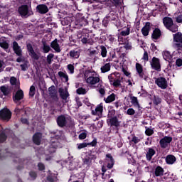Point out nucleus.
<instances>
[{"label": "nucleus", "mask_w": 182, "mask_h": 182, "mask_svg": "<svg viewBox=\"0 0 182 182\" xmlns=\"http://www.w3.org/2000/svg\"><path fill=\"white\" fill-rule=\"evenodd\" d=\"M58 141H52V144L45 151L46 156H48L46 158V160H52V157H53V154L56 153V149H58Z\"/></svg>", "instance_id": "20e7f679"}, {"label": "nucleus", "mask_w": 182, "mask_h": 182, "mask_svg": "<svg viewBox=\"0 0 182 182\" xmlns=\"http://www.w3.org/2000/svg\"><path fill=\"white\" fill-rule=\"evenodd\" d=\"M16 82H17V80H16V77H11L10 78V83L12 86H15V85H16Z\"/></svg>", "instance_id": "680f3d73"}, {"label": "nucleus", "mask_w": 182, "mask_h": 182, "mask_svg": "<svg viewBox=\"0 0 182 182\" xmlns=\"http://www.w3.org/2000/svg\"><path fill=\"white\" fill-rule=\"evenodd\" d=\"M13 50L16 56H18L16 58V62L18 63L25 62L23 64L20 65V67L21 68V70H23V72H26V70L28 69V61H25V57H23L22 55V48H21V46H19V44H18V42L16 41L13 42Z\"/></svg>", "instance_id": "f257e3e1"}, {"label": "nucleus", "mask_w": 182, "mask_h": 182, "mask_svg": "<svg viewBox=\"0 0 182 182\" xmlns=\"http://www.w3.org/2000/svg\"><path fill=\"white\" fill-rule=\"evenodd\" d=\"M12 118V112L8 108H3L0 110V120L9 122Z\"/></svg>", "instance_id": "423d86ee"}, {"label": "nucleus", "mask_w": 182, "mask_h": 182, "mask_svg": "<svg viewBox=\"0 0 182 182\" xmlns=\"http://www.w3.org/2000/svg\"><path fill=\"white\" fill-rule=\"evenodd\" d=\"M42 133L41 132H36L33 136V142L34 144H36V146H40L41 142L42 141Z\"/></svg>", "instance_id": "5701e85b"}, {"label": "nucleus", "mask_w": 182, "mask_h": 182, "mask_svg": "<svg viewBox=\"0 0 182 182\" xmlns=\"http://www.w3.org/2000/svg\"><path fill=\"white\" fill-rule=\"evenodd\" d=\"M70 56L73 59H79L80 56V50H72L70 51Z\"/></svg>", "instance_id": "a878e982"}, {"label": "nucleus", "mask_w": 182, "mask_h": 182, "mask_svg": "<svg viewBox=\"0 0 182 182\" xmlns=\"http://www.w3.org/2000/svg\"><path fill=\"white\" fill-rule=\"evenodd\" d=\"M99 113H103V106L102 105H98L96 108L95 110L92 111V114L93 116H97Z\"/></svg>", "instance_id": "473e14b6"}, {"label": "nucleus", "mask_w": 182, "mask_h": 182, "mask_svg": "<svg viewBox=\"0 0 182 182\" xmlns=\"http://www.w3.org/2000/svg\"><path fill=\"white\" fill-rule=\"evenodd\" d=\"M165 160H176V156H174V155H167Z\"/></svg>", "instance_id": "338daca9"}, {"label": "nucleus", "mask_w": 182, "mask_h": 182, "mask_svg": "<svg viewBox=\"0 0 182 182\" xmlns=\"http://www.w3.org/2000/svg\"><path fill=\"white\" fill-rule=\"evenodd\" d=\"M58 178L53 173H50V175L47 177L46 182H57Z\"/></svg>", "instance_id": "e433bc0d"}, {"label": "nucleus", "mask_w": 182, "mask_h": 182, "mask_svg": "<svg viewBox=\"0 0 182 182\" xmlns=\"http://www.w3.org/2000/svg\"><path fill=\"white\" fill-rule=\"evenodd\" d=\"M136 113V111L133 108H129L127 111V114H129V116H133Z\"/></svg>", "instance_id": "13d9d810"}, {"label": "nucleus", "mask_w": 182, "mask_h": 182, "mask_svg": "<svg viewBox=\"0 0 182 182\" xmlns=\"http://www.w3.org/2000/svg\"><path fill=\"white\" fill-rule=\"evenodd\" d=\"M8 157L14 158L15 157V154L11 151L8 148L6 149H0V159H8Z\"/></svg>", "instance_id": "f8f14e48"}, {"label": "nucleus", "mask_w": 182, "mask_h": 182, "mask_svg": "<svg viewBox=\"0 0 182 182\" xmlns=\"http://www.w3.org/2000/svg\"><path fill=\"white\" fill-rule=\"evenodd\" d=\"M115 100H116V95L114 93H112L106 98L105 102L112 103V102H114Z\"/></svg>", "instance_id": "c9c22d12"}, {"label": "nucleus", "mask_w": 182, "mask_h": 182, "mask_svg": "<svg viewBox=\"0 0 182 182\" xmlns=\"http://www.w3.org/2000/svg\"><path fill=\"white\" fill-rule=\"evenodd\" d=\"M131 141L134 143V144H137V143H140V139L136 136H134Z\"/></svg>", "instance_id": "4d7b16f0"}, {"label": "nucleus", "mask_w": 182, "mask_h": 182, "mask_svg": "<svg viewBox=\"0 0 182 182\" xmlns=\"http://www.w3.org/2000/svg\"><path fill=\"white\" fill-rule=\"evenodd\" d=\"M176 66H178V68H181V66H182V59L178 58L176 60Z\"/></svg>", "instance_id": "69168bd1"}, {"label": "nucleus", "mask_w": 182, "mask_h": 182, "mask_svg": "<svg viewBox=\"0 0 182 182\" xmlns=\"http://www.w3.org/2000/svg\"><path fill=\"white\" fill-rule=\"evenodd\" d=\"M173 141V137L165 136L160 141L159 144L161 149H167L168 144Z\"/></svg>", "instance_id": "9d476101"}, {"label": "nucleus", "mask_w": 182, "mask_h": 182, "mask_svg": "<svg viewBox=\"0 0 182 182\" xmlns=\"http://www.w3.org/2000/svg\"><path fill=\"white\" fill-rule=\"evenodd\" d=\"M111 68H112V65H110V63H106L105 65L101 67L102 73H106L110 71Z\"/></svg>", "instance_id": "72a5a7b5"}, {"label": "nucleus", "mask_w": 182, "mask_h": 182, "mask_svg": "<svg viewBox=\"0 0 182 182\" xmlns=\"http://www.w3.org/2000/svg\"><path fill=\"white\" fill-rule=\"evenodd\" d=\"M0 47L6 50L9 48V44L6 41H3L0 43Z\"/></svg>", "instance_id": "de8ad7c7"}, {"label": "nucleus", "mask_w": 182, "mask_h": 182, "mask_svg": "<svg viewBox=\"0 0 182 182\" xmlns=\"http://www.w3.org/2000/svg\"><path fill=\"white\" fill-rule=\"evenodd\" d=\"M150 31H151V23L146 22L145 25L141 28V33L143 36H149V33H150Z\"/></svg>", "instance_id": "f3484780"}, {"label": "nucleus", "mask_w": 182, "mask_h": 182, "mask_svg": "<svg viewBox=\"0 0 182 182\" xmlns=\"http://www.w3.org/2000/svg\"><path fill=\"white\" fill-rule=\"evenodd\" d=\"M108 79L109 80V83L110 85L112 84V82L117 79V77H116V75L114 74H110L109 75H108Z\"/></svg>", "instance_id": "09e8293b"}, {"label": "nucleus", "mask_w": 182, "mask_h": 182, "mask_svg": "<svg viewBox=\"0 0 182 182\" xmlns=\"http://www.w3.org/2000/svg\"><path fill=\"white\" fill-rule=\"evenodd\" d=\"M35 92H36V88L35 87V85H31L30 87L29 96L31 97H33V96H35Z\"/></svg>", "instance_id": "37998d69"}, {"label": "nucleus", "mask_w": 182, "mask_h": 182, "mask_svg": "<svg viewBox=\"0 0 182 182\" xmlns=\"http://www.w3.org/2000/svg\"><path fill=\"white\" fill-rule=\"evenodd\" d=\"M154 154H156V151L153 148H149L146 155L147 160H151Z\"/></svg>", "instance_id": "c756f323"}, {"label": "nucleus", "mask_w": 182, "mask_h": 182, "mask_svg": "<svg viewBox=\"0 0 182 182\" xmlns=\"http://www.w3.org/2000/svg\"><path fill=\"white\" fill-rule=\"evenodd\" d=\"M107 123L110 126V127H114L117 129L120 127V122H119V119L117 116H114L112 118H108L107 119Z\"/></svg>", "instance_id": "ddd939ff"}, {"label": "nucleus", "mask_w": 182, "mask_h": 182, "mask_svg": "<svg viewBox=\"0 0 182 182\" xmlns=\"http://www.w3.org/2000/svg\"><path fill=\"white\" fill-rule=\"evenodd\" d=\"M81 42L84 45H86L87 43L90 45V38H89V33H85V35L82 34Z\"/></svg>", "instance_id": "bb28decb"}, {"label": "nucleus", "mask_w": 182, "mask_h": 182, "mask_svg": "<svg viewBox=\"0 0 182 182\" xmlns=\"http://www.w3.org/2000/svg\"><path fill=\"white\" fill-rule=\"evenodd\" d=\"M107 19H108L109 22H112V21H116V16L114 15V14L110 12L107 16Z\"/></svg>", "instance_id": "c03bdc74"}, {"label": "nucleus", "mask_w": 182, "mask_h": 182, "mask_svg": "<svg viewBox=\"0 0 182 182\" xmlns=\"http://www.w3.org/2000/svg\"><path fill=\"white\" fill-rule=\"evenodd\" d=\"M154 177H163L164 176V169L161 166H156L153 171Z\"/></svg>", "instance_id": "aec40b11"}, {"label": "nucleus", "mask_w": 182, "mask_h": 182, "mask_svg": "<svg viewBox=\"0 0 182 182\" xmlns=\"http://www.w3.org/2000/svg\"><path fill=\"white\" fill-rule=\"evenodd\" d=\"M76 92L77 95H86V93H87L86 89L83 87H79L78 89H77Z\"/></svg>", "instance_id": "49530a36"}, {"label": "nucleus", "mask_w": 182, "mask_h": 182, "mask_svg": "<svg viewBox=\"0 0 182 182\" xmlns=\"http://www.w3.org/2000/svg\"><path fill=\"white\" fill-rule=\"evenodd\" d=\"M87 146H88V144L86 142L77 144V149H78V150H81V149H85V147H86Z\"/></svg>", "instance_id": "5fc2aeb1"}, {"label": "nucleus", "mask_w": 182, "mask_h": 182, "mask_svg": "<svg viewBox=\"0 0 182 182\" xmlns=\"http://www.w3.org/2000/svg\"><path fill=\"white\" fill-rule=\"evenodd\" d=\"M149 92H147V91L144 90H141V92L140 94V96H141L142 97H147V96H149Z\"/></svg>", "instance_id": "e2e57ef3"}, {"label": "nucleus", "mask_w": 182, "mask_h": 182, "mask_svg": "<svg viewBox=\"0 0 182 182\" xmlns=\"http://www.w3.org/2000/svg\"><path fill=\"white\" fill-rule=\"evenodd\" d=\"M67 68H68V70H70V73L71 74L75 73V66L73 65L69 64V65H68Z\"/></svg>", "instance_id": "6e6d98bb"}, {"label": "nucleus", "mask_w": 182, "mask_h": 182, "mask_svg": "<svg viewBox=\"0 0 182 182\" xmlns=\"http://www.w3.org/2000/svg\"><path fill=\"white\" fill-rule=\"evenodd\" d=\"M50 48H52V49L55 50L57 53H60L61 52L60 46H59L57 38H55L50 43Z\"/></svg>", "instance_id": "b1692460"}, {"label": "nucleus", "mask_w": 182, "mask_h": 182, "mask_svg": "<svg viewBox=\"0 0 182 182\" xmlns=\"http://www.w3.org/2000/svg\"><path fill=\"white\" fill-rule=\"evenodd\" d=\"M153 103L156 106H159V105H160V103H161V98H160L159 96L154 95Z\"/></svg>", "instance_id": "ea45409f"}, {"label": "nucleus", "mask_w": 182, "mask_h": 182, "mask_svg": "<svg viewBox=\"0 0 182 182\" xmlns=\"http://www.w3.org/2000/svg\"><path fill=\"white\" fill-rule=\"evenodd\" d=\"M163 23L166 29L170 31V32H173V33L178 32V26L176 23H174L173 18L171 17H164L163 18Z\"/></svg>", "instance_id": "f03ea898"}, {"label": "nucleus", "mask_w": 182, "mask_h": 182, "mask_svg": "<svg viewBox=\"0 0 182 182\" xmlns=\"http://www.w3.org/2000/svg\"><path fill=\"white\" fill-rule=\"evenodd\" d=\"M18 11L21 16H24L26 18L31 16V15H33L32 11H29V6H28L26 4H23L19 6Z\"/></svg>", "instance_id": "0eeeda50"}, {"label": "nucleus", "mask_w": 182, "mask_h": 182, "mask_svg": "<svg viewBox=\"0 0 182 182\" xmlns=\"http://www.w3.org/2000/svg\"><path fill=\"white\" fill-rule=\"evenodd\" d=\"M56 122L58 127H66L68 125V119H66V116L63 114L58 116L56 119Z\"/></svg>", "instance_id": "9b49d317"}, {"label": "nucleus", "mask_w": 182, "mask_h": 182, "mask_svg": "<svg viewBox=\"0 0 182 182\" xmlns=\"http://www.w3.org/2000/svg\"><path fill=\"white\" fill-rule=\"evenodd\" d=\"M65 14H66L65 11H59L58 18H59V19H62L60 20V22L63 26H66L68 25L70 26V25H72V23L73 22V17H70V16L65 17Z\"/></svg>", "instance_id": "39448f33"}, {"label": "nucleus", "mask_w": 182, "mask_h": 182, "mask_svg": "<svg viewBox=\"0 0 182 182\" xmlns=\"http://www.w3.org/2000/svg\"><path fill=\"white\" fill-rule=\"evenodd\" d=\"M145 134L146 136H153L154 134V130L146 127Z\"/></svg>", "instance_id": "a18cd8bd"}, {"label": "nucleus", "mask_w": 182, "mask_h": 182, "mask_svg": "<svg viewBox=\"0 0 182 182\" xmlns=\"http://www.w3.org/2000/svg\"><path fill=\"white\" fill-rule=\"evenodd\" d=\"M176 22L178 23H182V14H180L176 17Z\"/></svg>", "instance_id": "774afa93"}, {"label": "nucleus", "mask_w": 182, "mask_h": 182, "mask_svg": "<svg viewBox=\"0 0 182 182\" xmlns=\"http://www.w3.org/2000/svg\"><path fill=\"white\" fill-rule=\"evenodd\" d=\"M55 55L53 53H50L47 55V63L48 65H50L52 63V59H53Z\"/></svg>", "instance_id": "864d4df0"}, {"label": "nucleus", "mask_w": 182, "mask_h": 182, "mask_svg": "<svg viewBox=\"0 0 182 182\" xmlns=\"http://www.w3.org/2000/svg\"><path fill=\"white\" fill-rule=\"evenodd\" d=\"M136 70L137 73H139L140 72H143V65L141 64L136 63Z\"/></svg>", "instance_id": "8fccbe9b"}, {"label": "nucleus", "mask_w": 182, "mask_h": 182, "mask_svg": "<svg viewBox=\"0 0 182 182\" xmlns=\"http://www.w3.org/2000/svg\"><path fill=\"white\" fill-rule=\"evenodd\" d=\"M85 78L89 85H96L100 82V78L96 76L95 72L87 71L85 73Z\"/></svg>", "instance_id": "7ed1b4c3"}, {"label": "nucleus", "mask_w": 182, "mask_h": 182, "mask_svg": "<svg viewBox=\"0 0 182 182\" xmlns=\"http://www.w3.org/2000/svg\"><path fill=\"white\" fill-rule=\"evenodd\" d=\"M173 36L174 42L182 43V33L181 32H178L176 34H173Z\"/></svg>", "instance_id": "c85d7f7f"}, {"label": "nucleus", "mask_w": 182, "mask_h": 182, "mask_svg": "<svg viewBox=\"0 0 182 182\" xmlns=\"http://www.w3.org/2000/svg\"><path fill=\"white\" fill-rule=\"evenodd\" d=\"M58 76L65 80V82H69V76L62 71L58 72Z\"/></svg>", "instance_id": "79ce46f5"}, {"label": "nucleus", "mask_w": 182, "mask_h": 182, "mask_svg": "<svg viewBox=\"0 0 182 182\" xmlns=\"http://www.w3.org/2000/svg\"><path fill=\"white\" fill-rule=\"evenodd\" d=\"M129 35H130V26L127 25V29L121 31L120 33L117 34L116 36L118 38V41H122V39H123L122 36H129Z\"/></svg>", "instance_id": "4be33fe9"}, {"label": "nucleus", "mask_w": 182, "mask_h": 182, "mask_svg": "<svg viewBox=\"0 0 182 182\" xmlns=\"http://www.w3.org/2000/svg\"><path fill=\"white\" fill-rule=\"evenodd\" d=\"M87 136V134H86V132H82L81 134H80L78 138L80 139V140H85Z\"/></svg>", "instance_id": "052dcab7"}, {"label": "nucleus", "mask_w": 182, "mask_h": 182, "mask_svg": "<svg viewBox=\"0 0 182 182\" xmlns=\"http://www.w3.org/2000/svg\"><path fill=\"white\" fill-rule=\"evenodd\" d=\"M0 90L1 92H2L4 96H8V95H9V89L6 87L5 85L1 86Z\"/></svg>", "instance_id": "4c0bfd02"}, {"label": "nucleus", "mask_w": 182, "mask_h": 182, "mask_svg": "<svg viewBox=\"0 0 182 182\" xmlns=\"http://www.w3.org/2000/svg\"><path fill=\"white\" fill-rule=\"evenodd\" d=\"M124 48V49H126V50H132V43H125Z\"/></svg>", "instance_id": "0e129e2a"}, {"label": "nucleus", "mask_w": 182, "mask_h": 182, "mask_svg": "<svg viewBox=\"0 0 182 182\" xmlns=\"http://www.w3.org/2000/svg\"><path fill=\"white\" fill-rule=\"evenodd\" d=\"M131 103L134 106V107H137V109H140V104L139 103V100L137 97L132 96L130 97Z\"/></svg>", "instance_id": "2f4dec72"}, {"label": "nucleus", "mask_w": 182, "mask_h": 182, "mask_svg": "<svg viewBox=\"0 0 182 182\" xmlns=\"http://www.w3.org/2000/svg\"><path fill=\"white\" fill-rule=\"evenodd\" d=\"M163 58L167 62H170V60H173V55L170 53V51H164L163 53Z\"/></svg>", "instance_id": "7c9ffc66"}, {"label": "nucleus", "mask_w": 182, "mask_h": 182, "mask_svg": "<svg viewBox=\"0 0 182 182\" xmlns=\"http://www.w3.org/2000/svg\"><path fill=\"white\" fill-rule=\"evenodd\" d=\"M111 85H112L114 87H120V86H122V81L120 79L116 78V80Z\"/></svg>", "instance_id": "a19ab883"}, {"label": "nucleus", "mask_w": 182, "mask_h": 182, "mask_svg": "<svg viewBox=\"0 0 182 182\" xmlns=\"http://www.w3.org/2000/svg\"><path fill=\"white\" fill-rule=\"evenodd\" d=\"M43 46L41 47V49L43 50V53H49L52 49L50 48V46L48 44V43L45 41H42Z\"/></svg>", "instance_id": "393cba45"}, {"label": "nucleus", "mask_w": 182, "mask_h": 182, "mask_svg": "<svg viewBox=\"0 0 182 182\" xmlns=\"http://www.w3.org/2000/svg\"><path fill=\"white\" fill-rule=\"evenodd\" d=\"M151 68L156 72H161V63H160V58L157 57H153L151 61Z\"/></svg>", "instance_id": "6e6552de"}, {"label": "nucleus", "mask_w": 182, "mask_h": 182, "mask_svg": "<svg viewBox=\"0 0 182 182\" xmlns=\"http://www.w3.org/2000/svg\"><path fill=\"white\" fill-rule=\"evenodd\" d=\"M155 83L160 87V89H167V87H168L167 80L164 77L156 78Z\"/></svg>", "instance_id": "1a4fd4ad"}, {"label": "nucleus", "mask_w": 182, "mask_h": 182, "mask_svg": "<svg viewBox=\"0 0 182 182\" xmlns=\"http://www.w3.org/2000/svg\"><path fill=\"white\" fill-rule=\"evenodd\" d=\"M75 25L77 26V28H80L82 26H86L89 23L87 21V19L85 18V16L81 17L80 18H77L75 21Z\"/></svg>", "instance_id": "a211bd4d"}, {"label": "nucleus", "mask_w": 182, "mask_h": 182, "mask_svg": "<svg viewBox=\"0 0 182 182\" xmlns=\"http://www.w3.org/2000/svg\"><path fill=\"white\" fill-rule=\"evenodd\" d=\"M138 75L140 79H144V80H147V78L149 77L146 74H144V71L138 73Z\"/></svg>", "instance_id": "3c124183"}, {"label": "nucleus", "mask_w": 182, "mask_h": 182, "mask_svg": "<svg viewBox=\"0 0 182 182\" xmlns=\"http://www.w3.org/2000/svg\"><path fill=\"white\" fill-rule=\"evenodd\" d=\"M151 38L153 41H158V39H160V38H161V30L159 28H155L152 32Z\"/></svg>", "instance_id": "412c9836"}, {"label": "nucleus", "mask_w": 182, "mask_h": 182, "mask_svg": "<svg viewBox=\"0 0 182 182\" xmlns=\"http://www.w3.org/2000/svg\"><path fill=\"white\" fill-rule=\"evenodd\" d=\"M116 114V110L113 109H110L108 112V114H107V117L108 119H111L112 117H113V116Z\"/></svg>", "instance_id": "603ef678"}, {"label": "nucleus", "mask_w": 182, "mask_h": 182, "mask_svg": "<svg viewBox=\"0 0 182 182\" xmlns=\"http://www.w3.org/2000/svg\"><path fill=\"white\" fill-rule=\"evenodd\" d=\"M6 139H8V136H6L5 130L0 131V143L6 141Z\"/></svg>", "instance_id": "f704fd0d"}, {"label": "nucleus", "mask_w": 182, "mask_h": 182, "mask_svg": "<svg viewBox=\"0 0 182 182\" xmlns=\"http://www.w3.org/2000/svg\"><path fill=\"white\" fill-rule=\"evenodd\" d=\"M36 11L38 14L45 15V14H48V12H49V9L46 4H39L36 6Z\"/></svg>", "instance_id": "6ab92c4d"}, {"label": "nucleus", "mask_w": 182, "mask_h": 182, "mask_svg": "<svg viewBox=\"0 0 182 182\" xmlns=\"http://www.w3.org/2000/svg\"><path fill=\"white\" fill-rule=\"evenodd\" d=\"M58 92L60 93V97L61 99H63V100H66L68 97H69V92H65V90L63 88H59Z\"/></svg>", "instance_id": "cd10ccee"}, {"label": "nucleus", "mask_w": 182, "mask_h": 182, "mask_svg": "<svg viewBox=\"0 0 182 182\" xmlns=\"http://www.w3.org/2000/svg\"><path fill=\"white\" fill-rule=\"evenodd\" d=\"M23 90H18L14 95H13V100L14 103H18L20 100H22L24 97Z\"/></svg>", "instance_id": "dca6fc26"}, {"label": "nucleus", "mask_w": 182, "mask_h": 182, "mask_svg": "<svg viewBox=\"0 0 182 182\" xmlns=\"http://www.w3.org/2000/svg\"><path fill=\"white\" fill-rule=\"evenodd\" d=\"M27 50L30 53V56L34 59L35 60H39V55H38L35 53V50H33V46H32V44L28 43L27 44Z\"/></svg>", "instance_id": "2eb2a0df"}, {"label": "nucleus", "mask_w": 182, "mask_h": 182, "mask_svg": "<svg viewBox=\"0 0 182 182\" xmlns=\"http://www.w3.org/2000/svg\"><path fill=\"white\" fill-rule=\"evenodd\" d=\"M49 95L55 102H58L59 100V97H58V90H56V87L55 85H52L48 88Z\"/></svg>", "instance_id": "4468645a"}, {"label": "nucleus", "mask_w": 182, "mask_h": 182, "mask_svg": "<svg viewBox=\"0 0 182 182\" xmlns=\"http://www.w3.org/2000/svg\"><path fill=\"white\" fill-rule=\"evenodd\" d=\"M100 48L101 49V56L102 58H106L107 56V49L105 46H100Z\"/></svg>", "instance_id": "58836bf2"}, {"label": "nucleus", "mask_w": 182, "mask_h": 182, "mask_svg": "<svg viewBox=\"0 0 182 182\" xmlns=\"http://www.w3.org/2000/svg\"><path fill=\"white\" fill-rule=\"evenodd\" d=\"M142 59L145 60V62H149V53H147V51L144 50Z\"/></svg>", "instance_id": "bf43d9fd"}]
</instances>
